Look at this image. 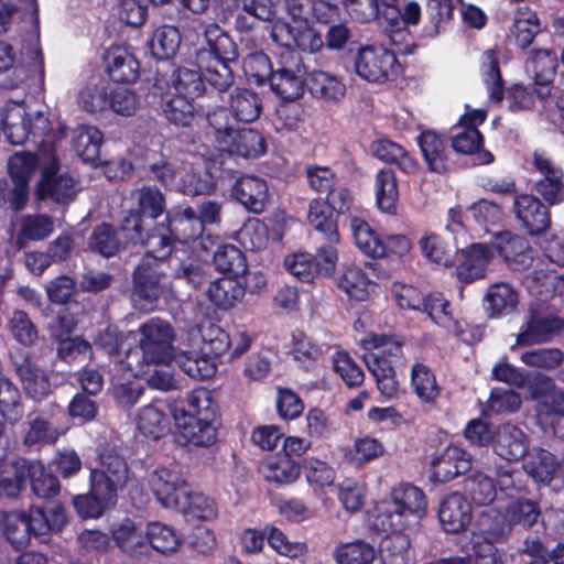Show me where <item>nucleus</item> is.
<instances>
[{"label": "nucleus", "mask_w": 564, "mask_h": 564, "mask_svg": "<svg viewBox=\"0 0 564 564\" xmlns=\"http://www.w3.org/2000/svg\"><path fill=\"white\" fill-rule=\"evenodd\" d=\"M145 540L159 553L171 554L178 550L181 540L175 530L161 522L149 523Z\"/></svg>", "instance_id": "obj_54"}, {"label": "nucleus", "mask_w": 564, "mask_h": 564, "mask_svg": "<svg viewBox=\"0 0 564 564\" xmlns=\"http://www.w3.org/2000/svg\"><path fill=\"white\" fill-rule=\"evenodd\" d=\"M141 229V215L130 212L121 225V235L145 248V256L134 271L132 301L137 308L149 312L164 292L160 265L171 254L173 234L169 228L159 227L143 240Z\"/></svg>", "instance_id": "obj_1"}, {"label": "nucleus", "mask_w": 564, "mask_h": 564, "mask_svg": "<svg viewBox=\"0 0 564 564\" xmlns=\"http://www.w3.org/2000/svg\"><path fill=\"white\" fill-rule=\"evenodd\" d=\"M471 506L462 494L453 492L441 500L438 519L446 532H460L471 522Z\"/></svg>", "instance_id": "obj_17"}, {"label": "nucleus", "mask_w": 564, "mask_h": 564, "mask_svg": "<svg viewBox=\"0 0 564 564\" xmlns=\"http://www.w3.org/2000/svg\"><path fill=\"white\" fill-rule=\"evenodd\" d=\"M208 51L200 54V63L207 61L202 76L218 89L225 91L234 80L230 64L237 58V48L232 40L218 26L212 25L205 32Z\"/></svg>", "instance_id": "obj_6"}, {"label": "nucleus", "mask_w": 564, "mask_h": 564, "mask_svg": "<svg viewBox=\"0 0 564 564\" xmlns=\"http://www.w3.org/2000/svg\"><path fill=\"white\" fill-rule=\"evenodd\" d=\"M112 538L116 545L130 556H141L148 549L143 530L131 520H124L115 528Z\"/></svg>", "instance_id": "obj_39"}, {"label": "nucleus", "mask_w": 564, "mask_h": 564, "mask_svg": "<svg viewBox=\"0 0 564 564\" xmlns=\"http://www.w3.org/2000/svg\"><path fill=\"white\" fill-rule=\"evenodd\" d=\"M564 328V322L549 312L544 304L531 305L527 322L517 335L516 345L527 346L547 341Z\"/></svg>", "instance_id": "obj_12"}, {"label": "nucleus", "mask_w": 564, "mask_h": 564, "mask_svg": "<svg viewBox=\"0 0 564 564\" xmlns=\"http://www.w3.org/2000/svg\"><path fill=\"white\" fill-rule=\"evenodd\" d=\"M337 285L349 297L357 301L367 300L375 292L376 284L370 281L364 270L355 264H345L337 279Z\"/></svg>", "instance_id": "obj_35"}, {"label": "nucleus", "mask_w": 564, "mask_h": 564, "mask_svg": "<svg viewBox=\"0 0 564 564\" xmlns=\"http://www.w3.org/2000/svg\"><path fill=\"white\" fill-rule=\"evenodd\" d=\"M411 386L422 402L431 403L438 397L440 389L435 376L422 364L412 367Z\"/></svg>", "instance_id": "obj_58"}, {"label": "nucleus", "mask_w": 564, "mask_h": 564, "mask_svg": "<svg viewBox=\"0 0 564 564\" xmlns=\"http://www.w3.org/2000/svg\"><path fill=\"white\" fill-rule=\"evenodd\" d=\"M334 371L341 378L349 388L358 387L364 382L362 369L346 351H336L332 356Z\"/></svg>", "instance_id": "obj_63"}, {"label": "nucleus", "mask_w": 564, "mask_h": 564, "mask_svg": "<svg viewBox=\"0 0 564 564\" xmlns=\"http://www.w3.org/2000/svg\"><path fill=\"white\" fill-rule=\"evenodd\" d=\"M481 77L488 89L489 99L500 101L503 97L502 79L496 54L486 51L481 57Z\"/></svg>", "instance_id": "obj_62"}, {"label": "nucleus", "mask_w": 564, "mask_h": 564, "mask_svg": "<svg viewBox=\"0 0 564 564\" xmlns=\"http://www.w3.org/2000/svg\"><path fill=\"white\" fill-rule=\"evenodd\" d=\"M307 221L324 240L340 242L337 219L323 199L315 198L308 203Z\"/></svg>", "instance_id": "obj_34"}, {"label": "nucleus", "mask_w": 564, "mask_h": 564, "mask_svg": "<svg viewBox=\"0 0 564 564\" xmlns=\"http://www.w3.org/2000/svg\"><path fill=\"white\" fill-rule=\"evenodd\" d=\"M205 330L210 336L208 339L209 351L214 355H220L229 348L232 357H240L249 349L252 341L246 332H237L229 337L218 326L212 324Z\"/></svg>", "instance_id": "obj_36"}, {"label": "nucleus", "mask_w": 564, "mask_h": 564, "mask_svg": "<svg viewBox=\"0 0 564 564\" xmlns=\"http://www.w3.org/2000/svg\"><path fill=\"white\" fill-rule=\"evenodd\" d=\"M137 430L153 440L160 438L167 430L169 420L162 408L148 404L139 409L133 417Z\"/></svg>", "instance_id": "obj_40"}, {"label": "nucleus", "mask_w": 564, "mask_h": 564, "mask_svg": "<svg viewBox=\"0 0 564 564\" xmlns=\"http://www.w3.org/2000/svg\"><path fill=\"white\" fill-rule=\"evenodd\" d=\"M18 372L25 393L35 401L45 399L51 393V383L46 372L30 360L22 362Z\"/></svg>", "instance_id": "obj_41"}, {"label": "nucleus", "mask_w": 564, "mask_h": 564, "mask_svg": "<svg viewBox=\"0 0 564 564\" xmlns=\"http://www.w3.org/2000/svg\"><path fill=\"white\" fill-rule=\"evenodd\" d=\"M492 447L499 457L508 462H518L529 452V438L521 429L503 424L492 436Z\"/></svg>", "instance_id": "obj_16"}, {"label": "nucleus", "mask_w": 564, "mask_h": 564, "mask_svg": "<svg viewBox=\"0 0 564 564\" xmlns=\"http://www.w3.org/2000/svg\"><path fill=\"white\" fill-rule=\"evenodd\" d=\"M111 495L97 492L90 484L88 494L77 495L73 498V506L83 519H97L115 501Z\"/></svg>", "instance_id": "obj_51"}, {"label": "nucleus", "mask_w": 564, "mask_h": 564, "mask_svg": "<svg viewBox=\"0 0 564 564\" xmlns=\"http://www.w3.org/2000/svg\"><path fill=\"white\" fill-rule=\"evenodd\" d=\"M104 135L91 126H80L74 130L73 145L77 155L87 163H96L99 159Z\"/></svg>", "instance_id": "obj_42"}, {"label": "nucleus", "mask_w": 564, "mask_h": 564, "mask_svg": "<svg viewBox=\"0 0 564 564\" xmlns=\"http://www.w3.org/2000/svg\"><path fill=\"white\" fill-rule=\"evenodd\" d=\"M208 300L220 310H230L245 296V288L235 279L224 276L208 285Z\"/></svg>", "instance_id": "obj_37"}, {"label": "nucleus", "mask_w": 564, "mask_h": 564, "mask_svg": "<svg viewBox=\"0 0 564 564\" xmlns=\"http://www.w3.org/2000/svg\"><path fill=\"white\" fill-rule=\"evenodd\" d=\"M562 276L545 260H538L534 269L523 278L528 291L538 296L547 297L563 286Z\"/></svg>", "instance_id": "obj_30"}, {"label": "nucleus", "mask_w": 564, "mask_h": 564, "mask_svg": "<svg viewBox=\"0 0 564 564\" xmlns=\"http://www.w3.org/2000/svg\"><path fill=\"white\" fill-rule=\"evenodd\" d=\"M495 247L512 270H523L534 260L528 241L509 231L495 234Z\"/></svg>", "instance_id": "obj_19"}, {"label": "nucleus", "mask_w": 564, "mask_h": 564, "mask_svg": "<svg viewBox=\"0 0 564 564\" xmlns=\"http://www.w3.org/2000/svg\"><path fill=\"white\" fill-rule=\"evenodd\" d=\"M422 256L430 263L440 267H449L453 263L451 248L444 239L432 231L424 232L417 241Z\"/></svg>", "instance_id": "obj_50"}, {"label": "nucleus", "mask_w": 564, "mask_h": 564, "mask_svg": "<svg viewBox=\"0 0 564 564\" xmlns=\"http://www.w3.org/2000/svg\"><path fill=\"white\" fill-rule=\"evenodd\" d=\"M527 455L523 463L527 475L536 482L549 485L560 468V462L555 455L541 447L532 448Z\"/></svg>", "instance_id": "obj_31"}, {"label": "nucleus", "mask_w": 564, "mask_h": 564, "mask_svg": "<svg viewBox=\"0 0 564 564\" xmlns=\"http://www.w3.org/2000/svg\"><path fill=\"white\" fill-rule=\"evenodd\" d=\"M45 528L41 508L33 507L28 511L9 513L0 511V533L6 535L14 547L26 545L32 535H43Z\"/></svg>", "instance_id": "obj_10"}, {"label": "nucleus", "mask_w": 564, "mask_h": 564, "mask_svg": "<svg viewBox=\"0 0 564 564\" xmlns=\"http://www.w3.org/2000/svg\"><path fill=\"white\" fill-rule=\"evenodd\" d=\"M384 446L378 438L371 436L357 437L351 446L343 449L344 457L352 466L362 467L366 464L381 457Z\"/></svg>", "instance_id": "obj_43"}, {"label": "nucleus", "mask_w": 564, "mask_h": 564, "mask_svg": "<svg viewBox=\"0 0 564 564\" xmlns=\"http://www.w3.org/2000/svg\"><path fill=\"white\" fill-rule=\"evenodd\" d=\"M519 304V293L507 282H497L488 286L484 295V308L490 318L511 314Z\"/></svg>", "instance_id": "obj_26"}, {"label": "nucleus", "mask_w": 564, "mask_h": 564, "mask_svg": "<svg viewBox=\"0 0 564 564\" xmlns=\"http://www.w3.org/2000/svg\"><path fill=\"white\" fill-rule=\"evenodd\" d=\"M259 470L267 481L276 486L292 485L301 475L300 464L282 453L269 456Z\"/></svg>", "instance_id": "obj_27"}, {"label": "nucleus", "mask_w": 564, "mask_h": 564, "mask_svg": "<svg viewBox=\"0 0 564 564\" xmlns=\"http://www.w3.org/2000/svg\"><path fill=\"white\" fill-rule=\"evenodd\" d=\"M505 513L511 529L513 525H520L524 529H529L536 523L541 511L535 501L530 499H518L508 505Z\"/></svg>", "instance_id": "obj_59"}, {"label": "nucleus", "mask_w": 564, "mask_h": 564, "mask_svg": "<svg viewBox=\"0 0 564 564\" xmlns=\"http://www.w3.org/2000/svg\"><path fill=\"white\" fill-rule=\"evenodd\" d=\"M538 32L539 23L535 12L528 8L518 9L510 31L516 43L520 47L525 48L532 43Z\"/></svg>", "instance_id": "obj_57"}, {"label": "nucleus", "mask_w": 564, "mask_h": 564, "mask_svg": "<svg viewBox=\"0 0 564 564\" xmlns=\"http://www.w3.org/2000/svg\"><path fill=\"white\" fill-rule=\"evenodd\" d=\"M494 259V251L485 243H471L456 252V276L459 281L471 283L484 279Z\"/></svg>", "instance_id": "obj_13"}, {"label": "nucleus", "mask_w": 564, "mask_h": 564, "mask_svg": "<svg viewBox=\"0 0 564 564\" xmlns=\"http://www.w3.org/2000/svg\"><path fill=\"white\" fill-rule=\"evenodd\" d=\"M360 345L366 350H375L373 352L379 354L391 362L402 357L403 344L393 336L368 333L360 339Z\"/></svg>", "instance_id": "obj_61"}, {"label": "nucleus", "mask_w": 564, "mask_h": 564, "mask_svg": "<svg viewBox=\"0 0 564 564\" xmlns=\"http://www.w3.org/2000/svg\"><path fill=\"white\" fill-rule=\"evenodd\" d=\"M57 170V161L53 153H48L43 171V176L39 183L40 198L51 197L56 202L72 199L76 193L75 181L67 175H59L52 178V174Z\"/></svg>", "instance_id": "obj_21"}, {"label": "nucleus", "mask_w": 564, "mask_h": 564, "mask_svg": "<svg viewBox=\"0 0 564 564\" xmlns=\"http://www.w3.org/2000/svg\"><path fill=\"white\" fill-rule=\"evenodd\" d=\"M181 44V34L174 26L163 25L154 30L149 42L150 51L158 59H167L175 55Z\"/></svg>", "instance_id": "obj_53"}, {"label": "nucleus", "mask_w": 564, "mask_h": 564, "mask_svg": "<svg viewBox=\"0 0 564 564\" xmlns=\"http://www.w3.org/2000/svg\"><path fill=\"white\" fill-rule=\"evenodd\" d=\"M471 466L470 455L463 448L451 445L434 458L431 477L437 482H447L460 474L469 470Z\"/></svg>", "instance_id": "obj_18"}, {"label": "nucleus", "mask_w": 564, "mask_h": 564, "mask_svg": "<svg viewBox=\"0 0 564 564\" xmlns=\"http://www.w3.org/2000/svg\"><path fill=\"white\" fill-rule=\"evenodd\" d=\"M131 334L138 345L127 348L124 358L119 359V364L132 377H139L150 366L172 362L174 359L175 333L169 322L152 317Z\"/></svg>", "instance_id": "obj_3"}, {"label": "nucleus", "mask_w": 564, "mask_h": 564, "mask_svg": "<svg viewBox=\"0 0 564 564\" xmlns=\"http://www.w3.org/2000/svg\"><path fill=\"white\" fill-rule=\"evenodd\" d=\"M229 106L232 116L242 122H252L261 113V101L258 95L248 89H236L230 95Z\"/></svg>", "instance_id": "obj_52"}, {"label": "nucleus", "mask_w": 564, "mask_h": 564, "mask_svg": "<svg viewBox=\"0 0 564 564\" xmlns=\"http://www.w3.org/2000/svg\"><path fill=\"white\" fill-rule=\"evenodd\" d=\"M292 58L294 61L291 65L278 68L270 77L272 90L284 100H295L302 96L304 90V67L300 64L299 58Z\"/></svg>", "instance_id": "obj_22"}, {"label": "nucleus", "mask_w": 564, "mask_h": 564, "mask_svg": "<svg viewBox=\"0 0 564 564\" xmlns=\"http://www.w3.org/2000/svg\"><path fill=\"white\" fill-rule=\"evenodd\" d=\"M427 509L425 494L410 484L394 487L389 499L378 501L372 510V527L383 533H402L422 519Z\"/></svg>", "instance_id": "obj_4"}, {"label": "nucleus", "mask_w": 564, "mask_h": 564, "mask_svg": "<svg viewBox=\"0 0 564 564\" xmlns=\"http://www.w3.org/2000/svg\"><path fill=\"white\" fill-rule=\"evenodd\" d=\"M149 485L164 508L177 511L187 521H210L218 514L215 500L195 490L175 469L156 468L149 477Z\"/></svg>", "instance_id": "obj_2"}, {"label": "nucleus", "mask_w": 564, "mask_h": 564, "mask_svg": "<svg viewBox=\"0 0 564 564\" xmlns=\"http://www.w3.org/2000/svg\"><path fill=\"white\" fill-rule=\"evenodd\" d=\"M307 85L315 97L329 101L339 100L346 93V86L338 77L323 70L312 72Z\"/></svg>", "instance_id": "obj_49"}, {"label": "nucleus", "mask_w": 564, "mask_h": 564, "mask_svg": "<svg viewBox=\"0 0 564 564\" xmlns=\"http://www.w3.org/2000/svg\"><path fill=\"white\" fill-rule=\"evenodd\" d=\"M417 143L429 169L436 173L447 171V149L444 140L434 131H423Z\"/></svg>", "instance_id": "obj_38"}, {"label": "nucleus", "mask_w": 564, "mask_h": 564, "mask_svg": "<svg viewBox=\"0 0 564 564\" xmlns=\"http://www.w3.org/2000/svg\"><path fill=\"white\" fill-rule=\"evenodd\" d=\"M169 93L195 99L203 93L202 75L188 68H178L172 75Z\"/></svg>", "instance_id": "obj_60"}, {"label": "nucleus", "mask_w": 564, "mask_h": 564, "mask_svg": "<svg viewBox=\"0 0 564 564\" xmlns=\"http://www.w3.org/2000/svg\"><path fill=\"white\" fill-rule=\"evenodd\" d=\"M212 188V176L204 169H198L193 163L182 164L176 189L183 194L195 196L208 194Z\"/></svg>", "instance_id": "obj_47"}, {"label": "nucleus", "mask_w": 564, "mask_h": 564, "mask_svg": "<svg viewBox=\"0 0 564 564\" xmlns=\"http://www.w3.org/2000/svg\"><path fill=\"white\" fill-rule=\"evenodd\" d=\"M167 220L173 237L183 242L198 237L203 231L202 221L192 207L174 210Z\"/></svg>", "instance_id": "obj_45"}, {"label": "nucleus", "mask_w": 564, "mask_h": 564, "mask_svg": "<svg viewBox=\"0 0 564 564\" xmlns=\"http://www.w3.org/2000/svg\"><path fill=\"white\" fill-rule=\"evenodd\" d=\"M214 263L221 272L239 275L246 272V259L242 252L232 245L219 246L214 253Z\"/></svg>", "instance_id": "obj_64"}, {"label": "nucleus", "mask_w": 564, "mask_h": 564, "mask_svg": "<svg viewBox=\"0 0 564 564\" xmlns=\"http://www.w3.org/2000/svg\"><path fill=\"white\" fill-rule=\"evenodd\" d=\"M129 479V469L123 457L113 452L100 456V465L90 469L89 481L97 492L117 497Z\"/></svg>", "instance_id": "obj_11"}, {"label": "nucleus", "mask_w": 564, "mask_h": 564, "mask_svg": "<svg viewBox=\"0 0 564 564\" xmlns=\"http://www.w3.org/2000/svg\"><path fill=\"white\" fill-rule=\"evenodd\" d=\"M362 359L367 369L375 377L380 394L387 400L395 397L399 382L391 361L382 358L377 352H365Z\"/></svg>", "instance_id": "obj_29"}, {"label": "nucleus", "mask_w": 564, "mask_h": 564, "mask_svg": "<svg viewBox=\"0 0 564 564\" xmlns=\"http://www.w3.org/2000/svg\"><path fill=\"white\" fill-rule=\"evenodd\" d=\"M535 169L542 174L538 182V192L551 204L560 203L564 199L563 173L554 163L543 153L533 154Z\"/></svg>", "instance_id": "obj_23"}, {"label": "nucleus", "mask_w": 564, "mask_h": 564, "mask_svg": "<svg viewBox=\"0 0 564 564\" xmlns=\"http://www.w3.org/2000/svg\"><path fill=\"white\" fill-rule=\"evenodd\" d=\"M188 410H175L174 421L177 437L185 444L210 446L216 441V406L209 392L199 389L187 399Z\"/></svg>", "instance_id": "obj_5"}, {"label": "nucleus", "mask_w": 564, "mask_h": 564, "mask_svg": "<svg viewBox=\"0 0 564 564\" xmlns=\"http://www.w3.org/2000/svg\"><path fill=\"white\" fill-rule=\"evenodd\" d=\"M334 555L338 564H371L376 558V550L371 544L356 540L337 545Z\"/></svg>", "instance_id": "obj_55"}, {"label": "nucleus", "mask_w": 564, "mask_h": 564, "mask_svg": "<svg viewBox=\"0 0 564 564\" xmlns=\"http://www.w3.org/2000/svg\"><path fill=\"white\" fill-rule=\"evenodd\" d=\"M11 240L22 249L29 241L47 238L53 232V220L46 215H24L11 220Z\"/></svg>", "instance_id": "obj_14"}, {"label": "nucleus", "mask_w": 564, "mask_h": 564, "mask_svg": "<svg viewBox=\"0 0 564 564\" xmlns=\"http://www.w3.org/2000/svg\"><path fill=\"white\" fill-rule=\"evenodd\" d=\"M26 478L30 479L34 495L40 498L55 496L59 490L57 478L46 471L41 462L18 459L1 464L0 482L7 496L18 495Z\"/></svg>", "instance_id": "obj_7"}, {"label": "nucleus", "mask_w": 564, "mask_h": 564, "mask_svg": "<svg viewBox=\"0 0 564 564\" xmlns=\"http://www.w3.org/2000/svg\"><path fill=\"white\" fill-rule=\"evenodd\" d=\"M525 68L533 75L538 96L541 98L549 96L550 84L556 68V56L546 50L538 51L529 58Z\"/></svg>", "instance_id": "obj_33"}, {"label": "nucleus", "mask_w": 564, "mask_h": 564, "mask_svg": "<svg viewBox=\"0 0 564 564\" xmlns=\"http://www.w3.org/2000/svg\"><path fill=\"white\" fill-rule=\"evenodd\" d=\"M232 196L248 210L259 214L265 207L269 189L264 180L253 175H243L236 181Z\"/></svg>", "instance_id": "obj_24"}, {"label": "nucleus", "mask_w": 564, "mask_h": 564, "mask_svg": "<svg viewBox=\"0 0 564 564\" xmlns=\"http://www.w3.org/2000/svg\"><path fill=\"white\" fill-rule=\"evenodd\" d=\"M511 533V528L507 521L506 513H501L496 509H489L479 516L477 520V533L475 538L477 541L482 540L481 543H501L505 542Z\"/></svg>", "instance_id": "obj_32"}, {"label": "nucleus", "mask_w": 564, "mask_h": 564, "mask_svg": "<svg viewBox=\"0 0 564 564\" xmlns=\"http://www.w3.org/2000/svg\"><path fill=\"white\" fill-rule=\"evenodd\" d=\"M356 75L369 83L382 84L394 78L399 64L394 53L382 45H364L352 57Z\"/></svg>", "instance_id": "obj_9"}, {"label": "nucleus", "mask_w": 564, "mask_h": 564, "mask_svg": "<svg viewBox=\"0 0 564 564\" xmlns=\"http://www.w3.org/2000/svg\"><path fill=\"white\" fill-rule=\"evenodd\" d=\"M105 64L109 77L118 83H131L138 78L139 62L124 47H110L105 54Z\"/></svg>", "instance_id": "obj_28"}, {"label": "nucleus", "mask_w": 564, "mask_h": 564, "mask_svg": "<svg viewBox=\"0 0 564 564\" xmlns=\"http://www.w3.org/2000/svg\"><path fill=\"white\" fill-rule=\"evenodd\" d=\"M224 150L245 159H254L267 150L264 138L253 129H238L225 134Z\"/></svg>", "instance_id": "obj_25"}, {"label": "nucleus", "mask_w": 564, "mask_h": 564, "mask_svg": "<svg viewBox=\"0 0 564 564\" xmlns=\"http://www.w3.org/2000/svg\"><path fill=\"white\" fill-rule=\"evenodd\" d=\"M350 229L354 241L362 253L372 258L384 257L386 249L382 245V238L368 223L355 217L350 220Z\"/></svg>", "instance_id": "obj_46"}, {"label": "nucleus", "mask_w": 564, "mask_h": 564, "mask_svg": "<svg viewBox=\"0 0 564 564\" xmlns=\"http://www.w3.org/2000/svg\"><path fill=\"white\" fill-rule=\"evenodd\" d=\"M513 209L517 218L530 235H539L550 226L546 207L535 196L528 194L517 196Z\"/></svg>", "instance_id": "obj_20"}, {"label": "nucleus", "mask_w": 564, "mask_h": 564, "mask_svg": "<svg viewBox=\"0 0 564 564\" xmlns=\"http://www.w3.org/2000/svg\"><path fill=\"white\" fill-rule=\"evenodd\" d=\"M399 199L397 177L393 171L383 169L376 175V200L379 209L394 214Z\"/></svg>", "instance_id": "obj_48"}, {"label": "nucleus", "mask_w": 564, "mask_h": 564, "mask_svg": "<svg viewBox=\"0 0 564 564\" xmlns=\"http://www.w3.org/2000/svg\"><path fill=\"white\" fill-rule=\"evenodd\" d=\"M487 117L482 109L467 111L460 117L456 127V133L453 135L452 145L456 152L463 154H473L482 144V135L477 130Z\"/></svg>", "instance_id": "obj_15"}, {"label": "nucleus", "mask_w": 564, "mask_h": 564, "mask_svg": "<svg viewBox=\"0 0 564 564\" xmlns=\"http://www.w3.org/2000/svg\"><path fill=\"white\" fill-rule=\"evenodd\" d=\"M421 310L437 326L451 333H458V323L454 319L451 303L441 293H430L425 296Z\"/></svg>", "instance_id": "obj_44"}, {"label": "nucleus", "mask_w": 564, "mask_h": 564, "mask_svg": "<svg viewBox=\"0 0 564 564\" xmlns=\"http://www.w3.org/2000/svg\"><path fill=\"white\" fill-rule=\"evenodd\" d=\"M191 98L167 93L163 97L162 110L165 118L178 126H188L194 118V106Z\"/></svg>", "instance_id": "obj_56"}, {"label": "nucleus", "mask_w": 564, "mask_h": 564, "mask_svg": "<svg viewBox=\"0 0 564 564\" xmlns=\"http://www.w3.org/2000/svg\"><path fill=\"white\" fill-rule=\"evenodd\" d=\"M0 123L8 141L24 143L30 134L44 135L50 130L47 117L41 112H30L23 102L10 100L0 111Z\"/></svg>", "instance_id": "obj_8"}]
</instances>
